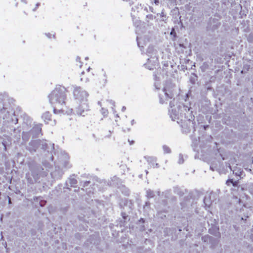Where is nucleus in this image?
<instances>
[{
	"mask_svg": "<svg viewBox=\"0 0 253 253\" xmlns=\"http://www.w3.org/2000/svg\"><path fill=\"white\" fill-rule=\"evenodd\" d=\"M68 92V90L64 86L57 85L48 95L49 102L55 113L58 109L63 111V107L66 105Z\"/></svg>",
	"mask_w": 253,
	"mask_h": 253,
	"instance_id": "f257e3e1",
	"label": "nucleus"
},
{
	"mask_svg": "<svg viewBox=\"0 0 253 253\" xmlns=\"http://www.w3.org/2000/svg\"><path fill=\"white\" fill-rule=\"evenodd\" d=\"M73 95L75 99L82 101L86 99L88 94L80 87H76L73 90Z\"/></svg>",
	"mask_w": 253,
	"mask_h": 253,
	"instance_id": "f03ea898",
	"label": "nucleus"
},
{
	"mask_svg": "<svg viewBox=\"0 0 253 253\" xmlns=\"http://www.w3.org/2000/svg\"><path fill=\"white\" fill-rule=\"evenodd\" d=\"M42 124H36L31 129L30 132L31 133L33 138L39 137L42 135Z\"/></svg>",
	"mask_w": 253,
	"mask_h": 253,
	"instance_id": "7ed1b4c3",
	"label": "nucleus"
},
{
	"mask_svg": "<svg viewBox=\"0 0 253 253\" xmlns=\"http://www.w3.org/2000/svg\"><path fill=\"white\" fill-rule=\"evenodd\" d=\"M85 71H82L80 74V80L82 82H88L90 78H91L94 74L92 72H90L92 70L90 67H85Z\"/></svg>",
	"mask_w": 253,
	"mask_h": 253,
	"instance_id": "20e7f679",
	"label": "nucleus"
},
{
	"mask_svg": "<svg viewBox=\"0 0 253 253\" xmlns=\"http://www.w3.org/2000/svg\"><path fill=\"white\" fill-rule=\"evenodd\" d=\"M52 114L49 111H46L43 113L42 116V118L46 124H50L51 125H55L56 121L52 120Z\"/></svg>",
	"mask_w": 253,
	"mask_h": 253,
	"instance_id": "39448f33",
	"label": "nucleus"
},
{
	"mask_svg": "<svg viewBox=\"0 0 253 253\" xmlns=\"http://www.w3.org/2000/svg\"><path fill=\"white\" fill-rule=\"evenodd\" d=\"M226 184L228 186H230L232 185L234 188L231 189V192L232 194H234L235 192L238 191L239 187V180H234L233 179H228L226 181Z\"/></svg>",
	"mask_w": 253,
	"mask_h": 253,
	"instance_id": "423d86ee",
	"label": "nucleus"
},
{
	"mask_svg": "<svg viewBox=\"0 0 253 253\" xmlns=\"http://www.w3.org/2000/svg\"><path fill=\"white\" fill-rule=\"evenodd\" d=\"M32 136L31 133L29 131H23L22 134V137L24 140H28Z\"/></svg>",
	"mask_w": 253,
	"mask_h": 253,
	"instance_id": "0eeeda50",
	"label": "nucleus"
},
{
	"mask_svg": "<svg viewBox=\"0 0 253 253\" xmlns=\"http://www.w3.org/2000/svg\"><path fill=\"white\" fill-rule=\"evenodd\" d=\"M100 113L103 116V118H106L108 116L109 112L107 109L102 108L100 110Z\"/></svg>",
	"mask_w": 253,
	"mask_h": 253,
	"instance_id": "6e6552de",
	"label": "nucleus"
},
{
	"mask_svg": "<svg viewBox=\"0 0 253 253\" xmlns=\"http://www.w3.org/2000/svg\"><path fill=\"white\" fill-rule=\"evenodd\" d=\"M163 150L165 154H169L171 153L170 148L167 145L163 146Z\"/></svg>",
	"mask_w": 253,
	"mask_h": 253,
	"instance_id": "1a4fd4ad",
	"label": "nucleus"
},
{
	"mask_svg": "<svg viewBox=\"0 0 253 253\" xmlns=\"http://www.w3.org/2000/svg\"><path fill=\"white\" fill-rule=\"evenodd\" d=\"M76 61L77 63H79V64H78L81 68H82L83 67V65L81 64V58L80 57H77L76 59Z\"/></svg>",
	"mask_w": 253,
	"mask_h": 253,
	"instance_id": "9d476101",
	"label": "nucleus"
},
{
	"mask_svg": "<svg viewBox=\"0 0 253 253\" xmlns=\"http://www.w3.org/2000/svg\"><path fill=\"white\" fill-rule=\"evenodd\" d=\"M78 114H79L80 115L84 116V110H82L80 108H79L78 110Z\"/></svg>",
	"mask_w": 253,
	"mask_h": 253,
	"instance_id": "9b49d317",
	"label": "nucleus"
},
{
	"mask_svg": "<svg viewBox=\"0 0 253 253\" xmlns=\"http://www.w3.org/2000/svg\"><path fill=\"white\" fill-rule=\"evenodd\" d=\"M184 162V159L183 158V156L181 155H179V163L182 164Z\"/></svg>",
	"mask_w": 253,
	"mask_h": 253,
	"instance_id": "f8f14e48",
	"label": "nucleus"
},
{
	"mask_svg": "<svg viewBox=\"0 0 253 253\" xmlns=\"http://www.w3.org/2000/svg\"><path fill=\"white\" fill-rule=\"evenodd\" d=\"M8 203H9V204L11 203V200H10V198H9Z\"/></svg>",
	"mask_w": 253,
	"mask_h": 253,
	"instance_id": "ddd939ff",
	"label": "nucleus"
},
{
	"mask_svg": "<svg viewBox=\"0 0 253 253\" xmlns=\"http://www.w3.org/2000/svg\"><path fill=\"white\" fill-rule=\"evenodd\" d=\"M156 167H157V168H158V167H159V165H158V164L156 163Z\"/></svg>",
	"mask_w": 253,
	"mask_h": 253,
	"instance_id": "4468645a",
	"label": "nucleus"
},
{
	"mask_svg": "<svg viewBox=\"0 0 253 253\" xmlns=\"http://www.w3.org/2000/svg\"><path fill=\"white\" fill-rule=\"evenodd\" d=\"M106 82H107V80H106V79H105L104 83H105Z\"/></svg>",
	"mask_w": 253,
	"mask_h": 253,
	"instance_id": "2eb2a0df",
	"label": "nucleus"
},
{
	"mask_svg": "<svg viewBox=\"0 0 253 253\" xmlns=\"http://www.w3.org/2000/svg\"><path fill=\"white\" fill-rule=\"evenodd\" d=\"M104 77H106V76L105 74H104Z\"/></svg>",
	"mask_w": 253,
	"mask_h": 253,
	"instance_id": "dca6fc26",
	"label": "nucleus"
},
{
	"mask_svg": "<svg viewBox=\"0 0 253 253\" xmlns=\"http://www.w3.org/2000/svg\"><path fill=\"white\" fill-rule=\"evenodd\" d=\"M154 160L155 161V162H156V159H154Z\"/></svg>",
	"mask_w": 253,
	"mask_h": 253,
	"instance_id": "f3484780",
	"label": "nucleus"
},
{
	"mask_svg": "<svg viewBox=\"0 0 253 253\" xmlns=\"http://www.w3.org/2000/svg\"><path fill=\"white\" fill-rule=\"evenodd\" d=\"M130 142L133 143V142H133V141H130Z\"/></svg>",
	"mask_w": 253,
	"mask_h": 253,
	"instance_id": "a211bd4d",
	"label": "nucleus"
},
{
	"mask_svg": "<svg viewBox=\"0 0 253 253\" xmlns=\"http://www.w3.org/2000/svg\"><path fill=\"white\" fill-rule=\"evenodd\" d=\"M3 144L4 145V147H5V145H4V144H5V143H3Z\"/></svg>",
	"mask_w": 253,
	"mask_h": 253,
	"instance_id": "6ab92c4d",
	"label": "nucleus"
}]
</instances>
